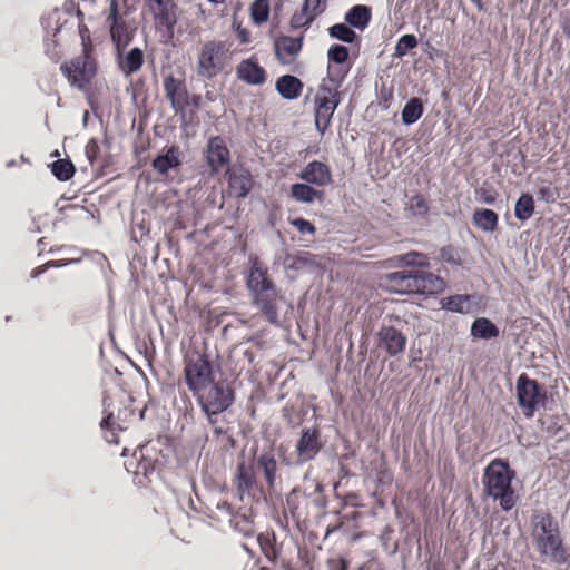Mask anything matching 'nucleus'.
Wrapping results in <instances>:
<instances>
[{
    "mask_svg": "<svg viewBox=\"0 0 570 570\" xmlns=\"http://www.w3.org/2000/svg\"><path fill=\"white\" fill-rule=\"evenodd\" d=\"M371 20V9L364 4L352 7L345 14V21L353 28L363 30Z\"/></svg>",
    "mask_w": 570,
    "mask_h": 570,
    "instance_id": "nucleus-25",
    "label": "nucleus"
},
{
    "mask_svg": "<svg viewBox=\"0 0 570 570\" xmlns=\"http://www.w3.org/2000/svg\"><path fill=\"white\" fill-rule=\"evenodd\" d=\"M61 71L72 86L82 88L95 76L96 67L88 55L83 53L72 59L69 63L62 65Z\"/></svg>",
    "mask_w": 570,
    "mask_h": 570,
    "instance_id": "nucleus-6",
    "label": "nucleus"
},
{
    "mask_svg": "<svg viewBox=\"0 0 570 570\" xmlns=\"http://www.w3.org/2000/svg\"><path fill=\"white\" fill-rule=\"evenodd\" d=\"M347 566L344 560L341 561V569L340 570H346Z\"/></svg>",
    "mask_w": 570,
    "mask_h": 570,
    "instance_id": "nucleus-54",
    "label": "nucleus"
},
{
    "mask_svg": "<svg viewBox=\"0 0 570 570\" xmlns=\"http://www.w3.org/2000/svg\"><path fill=\"white\" fill-rule=\"evenodd\" d=\"M272 540L273 538L269 534H261L257 538L262 551L269 560H274L276 558V551L272 544Z\"/></svg>",
    "mask_w": 570,
    "mask_h": 570,
    "instance_id": "nucleus-44",
    "label": "nucleus"
},
{
    "mask_svg": "<svg viewBox=\"0 0 570 570\" xmlns=\"http://www.w3.org/2000/svg\"><path fill=\"white\" fill-rule=\"evenodd\" d=\"M110 23V36L112 42L116 46L117 52L121 50V48L126 47L129 39L127 37L124 38V33L126 31L124 23H119L117 16V1L112 0L110 4V12L107 19Z\"/></svg>",
    "mask_w": 570,
    "mask_h": 570,
    "instance_id": "nucleus-20",
    "label": "nucleus"
},
{
    "mask_svg": "<svg viewBox=\"0 0 570 570\" xmlns=\"http://www.w3.org/2000/svg\"><path fill=\"white\" fill-rule=\"evenodd\" d=\"M304 3H305V7H309L311 8L309 10L315 16H318L324 10V6L322 4V0H304Z\"/></svg>",
    "mask_w": 570,
    "mask_h": 570,
    "instance_id": "nucleus-49",
    "label": "nucleus"
},
{
    "mask_svg": "<svg viewBox=\"0 0 570 570\" xmlns=\"http://www.w3.org/2000/svg\"><path fill=\"white\" fill-rule=\"evenodd\" d=\"M312 184L297 183L291 187V197L296 202L311 204L316 199H322L323 191L315 189Z\"/></svg>",
    "mask_w": 570,
    "mask_h": 570,
    "instance_id": "nucleus-26",
    "label": "nucleus"
},
{
    "mask_svg": "<svg viewBox=\"0 0 570 570\" xmlns=\"http://www.w3.org/2000/svg\"><path fill=\"white\" fill-rule=\"evenodd\" d=\"M472 220L478 228L488 233L494 232L498 226V215L488 208L476 209Z\"/></svg>",
    "mask_w": 570,
    "mask_h": 570,
    "instance_id": "nucleus-29",
    "label": "nucleus"
},
{
    "mask_svg": "<svg viewBox=\"0 0 570 570\" xmlns=\"http://www.w3.org/2000/svg\"><path fill=\"white\" fill-rule=\"evenodd\" d=\"M514 472L502 460L491 461L484 470L482 478L483 493L499 502L504 511H510L518 502L519 497L512 488Z\"/></svg>",
    "mask_w": 570,
    "mask_h": 570,
    "instance_id": "nucleus-1",
    "label": "nucleus"
},
{
    "mask_svg": "<svg viewBox=\"0 0 570 570\" xmlns=\"http://www.w3.org/2000/svg\"><path fill=\"white\" fill-rule=\"evenodd\" d=\"M416 46L417 40L414 35H404L397 40L394 55L396 57H403Z\"/></svg>",
    "mask_w": 570,
    "mask_h": 570,
    "instance_id": "nucleus-39",
    "label": "nucleus"
},
{
    "mask_svg": "<svg viewBox=\"0 0 570 570\" xmlns=\"http://www.w3.org/2000/svg\"><path fill=\"white\" fill-rule=\"evenodd\" d=\"M252 298L253 304L268 322L273 324L278 322V303L282 301V295L275 285L252 294Z\"/></svg>",
    "mask_w": 570,
    "mask_h": 570,
    "instance_id": "nucleus-9",
    "label": "nucleus"
},
{
    "mask_svg": "<svg viewBox=\"0 0 570 570\" xmlns=\"http://www.w3.org/2000/svg\"><path fill=\"white\" fill-rule=\"evenodd\" d=\"M238 38L240 39L242 42H247L249 39L248 32L245 29H239Z\"/></svg>",
    "mask_w": 570,
    "mask_h": 570,
    "instance_id": "nucleus-52",
    "label": "nucleus"
},
{
    "mask_svg": "<svg viewBox=\"0 0 570 570\" xmlns=\"http://www.w3.org/2000/svg\"><path fill=\"white\" fill-rule=\"evenodd\" d=\"M327 57L330 61L342 65L348 58V49L342 45H333L328 49Z\"/></svg>",
    "mask_w": 570,
    "mask_h": 570,
    "instance_id": "nucleus-40",
    "label": "nucleus"
},
{
    "mask_svg": "<svg viewBox=\"0 0 570 570\" xmlns=\"http://www.w3.org/2000/svg\"><path fill=\"white\" fill-rule=\"evenodd\" d=\"M337 107L334 106H320L315 108V127L321 135H324L330 126L333 114Z\"/></svg>",
    "mask_w": 570,
    "mask_h": 570,
    "instance_id": "nucleus-33",
    "label": "nucleus"
},
{
    "mask_svg": "<svg viewBox=\"0 0 570 570\" xmlns=\"http://www.w3.org/2000/svg\"><path fill=\"white\" fill-rule=\"evenodd\" d=\"M396 259L400 263H403L404 265H409V266H413V265L425 266V265H428L425 257L416 252H411V253L401 255Z\"/></svg>",
    "mask_w": 570,
    "mask_h": 570,
    "instance_id": "nucleus-43",
    "label": "nucleus"
},
{
    "mask_svg": "<svg viewBox=\"0 0 570 570\" xmlns=\"http://www.w3.org/2000/svg\"><path fill=\"white\" fill-rule=\"evenodd\" d=\"M144 62V53L139 48H132L125 56L118 52V65L120 70L125 73V76H130L134 72H137Z\"/></svg>",
    "mask_w": 570,
    "mask_h": 570,
    "instance_id": "nucleus-22",
    "label": "nucleus"
},
{
    "mask_svg": "<svg viewBox=\"0 0 570 570\" xmlns=\"http://www.w3.org/2000/svg\"><path fill=\"white\" fill-rule=\"evenodd\" d=\"M532 538L534 547L541 556L558 563L566 560V551L558 528L550 515L538 518L533 524Z\"/></svg>",
    "mask_w": 570,
    "mask_h": 570,
    "instance_id": "nucleus-2",
    "label": "nucleus"
},
{
    "mask_svg": "<svg viewBox=\"0 0 570 570\" xmlns=\"http://www.w3.org/2000/svg\"><path fill=\"white\" fill-rule=\"evenodd\" d=\"M68 263H65V264H58L57 262L55 261H50L46 264H43L42 266L40 267H37L32 271L31 273V277L32 278H36L38 277L40 274L45 273L49 267H58V266H62V265H67Z\"/></svg>",
    "mask_w": 570,
    "mask_h": 570,
    "instance_id": "nucleus-48",
    "label": "nucleus"
},
{
    "mask_svg": "<svg viewBox=\"0 0 570 570\" xmlns=\"http://www.w3.org/2000/svg\"><path fill=\"white\" fill-rule=\"evenodd\" d=\"M186 383L195 393L200 392L213 382L212 365L203 355L193 354L187 357L185 366Z\"/></svg>",
    "mask_w": 570,
    "mask_h": 570,
    "instance_id": "nucleus-5",
    "label": "nucleus"
},
{
    "mask_svg": "<svg viewBox=\"0 0 570 570\" xmlns=\"http://www.w3.org/2000/svg\"><path fill=\"white\" fill-rule=\"evenodd\" d=\"M99 153V146L95 140H90L86 146V155L90 163L94 161V159L97 157V154Z\"/></svg>",
    "mask_w": 570,
    "mask_h": 570,
    "instance_id": "nucleus-50",
    "label": "nucleus"
},
{
    "mask_svg": "<svg viewBox=\"0 0 570 570\" xmlns=\"http://www.w3.org/2000/svg\"><path fill=\"white\" fill-rule=\"evenodd\" d=\"M347 70L342 71L340 69H332L331 66L327 67V78L323 80V82H327L328 87H334L336 90L340 89Z\"/></svg>",
    "mask_w": 570,
    "mask_h": 570,
    "instance_id": "nucleus-41",
    "label": "nucleus"
},
{
    "mask_svg": "<svg viewBox=\"0 0 570 570\" xmlns=\"http://www.w3.org/2000/svg\"><path fill=\"white\" fill-rule=\"evenodd\" d=\"M409 209L415 216H424L429 210V206L422 196L416 195L411 197Z\"/></svg>",
    "mask_w": 570,
    "mask_h": 570,
    "instance_id": "nucleus-42",
    "label": "nucleus"
},
{
    "mask_svg": "<svg viewBox=\"0 0 570 570\" xmlns=\"http://www.w3.org/2000/svg\"><path fill=\"white\" fill-rule=\"evenodd\" d=\"M174 4L170 1L156 4L149 8L157 24L171 29L176 23V17L173 12Z\"/></svg>",
    "mask_w": 570,
    "mask_h": 570,
    "instance_id": "nucleus-28",
    "label": "nucleus"
},
{
    "mask_svg": "<svg viewBox=\"0 0 570 570\" xmlns=\"http://www.w3.org/2000/svg\"><path fill=\"white\" fill-rule=\"evenodd\" d=\"M414 294H438L445 288L444 281L430 272L414 271Z\"/></svg>",
    "mask_w": 570,
    "mask_h": 570,
    "instance_id": "nucleus-14",
    "label": "nucleus"
},
{
    "mask_svg": "<svg viewBox=\"0 0 570 570\" xmlns=\"http://www.w3.org/2000/svg\"><path fill=\"white\" fill-rule=\"evenodd\" d=\"M471 335L475 338L491 340L499 336V328L489 318L479 317L471 325Z\"/></svg>",
    "mask_w": 570,
    "mask_h": 570,
    "instance_id": "nucleus-27",
    "label": "nucleus"
},
{
    "mask_svg": "<svg viewBox=\"0 0 570 570\" xmlns=\"http://www.w3.org/2000/svg\"><path fill=\"white\" fill-rule=\"evenodd\" d=\"M470 296L455 295L444 299L443 307L451 312L468 313L470 311Z\"/></svg>",
    "mask_w": 570,
    "mask_h": 570,
    "instance_id": "nucleus-34",
    "label": "nucleus"
},
{
    "mask_svg": "<svg viewBox=\"0 0 570 570\" xmlns=\"http://www.w3.org/2000/svg\"><path fill=\"white\" fill-rule=\"evenodd\" d=\"M560 26L563 32L570 37V10L561 17Z\"/></svg>",
    "mask_w": 570,
    "mask_h": 570,
    "instance_id": "nucleus-51",
    "label": "nucleus"
},
{
    "mask_svg": "<svg viewBox=\"0 0 570 570\" xmlns=\"http://www.w3.org/2000/svg\"><path fill=\"white\" fill-rule=\"evenodd\" d=\"M515 390L518 403L524 410V415L532 417L540 399L537 381L521 374L517 380Z\"/></svg>",
    "mask_w": 570,
    "mask_h": 570,
    "instance_id": "nucleus-7",
    "label": "nucleus"
},
{
    "mask_svg": "<svg viewBox=\"0 0 570 570\" xmlns=\"http://www.w3.org/2000/svg\"><path fill=\"white\" fill-rule=\"evenodd\" d=\"M232 187H239L238 196L245 197L249 191V180L242 177H230Z\"/></svg>",
    "mask_w": 570,
    "mask_h": 570,
    "instance_id": "nucleus-46",
    "label": "nucleus"
},
{
    "mask_svg": "<svg viewBox=\"0 0 570 570\" xmlns=\"http://www.w3.org/2000/svg\"><path fill=\"white\" fill-rule=\"evenodd\" d=\"M534 213V200L529 194H523L515 203L514 215L515 217L524 222L529 219Z\"/></svg>",
    "mask_w": 570,
    "mask_h": 570,
    "instance_id": "nucleus-32",
    "label": "nucleus"
},
{
    "mask_svg": "<svg viewBox=\"0 0 570 570\" xmlns=\"http://www.w3.org/2000/svg\"><path fill=\"white\" fill-rule=\"evenodd\" d=\"M256 483L254 469L252 465H247L242 462L237 466L236 474L234 476V484L237 489V493L240 500L245 495L249 494Z\"/></svg>",
    "mask_w": 570,
    "mask_h": 570,
    "instance_id": "nucleus-19",
    "label": "nucleus"
},
{
    "mask_svg": "<svg viewBox=\"0 0 570 570\" xmlns=\"http://www.w3.org/2000/svg\"><path fill=\"white\" fill-rule=\"evenodd\" d=\"M298 177L317 187L327 186L332 181L330 167L317 160L308 163L298 174Z\"/></svg>",
    "mask_w": 570,
    "mask_h": 570,
    "instance_id": "nucleus-13",
    "label": "nucleus"
},
{
    "mask_svg": "<svg viewBox=\"0 0 570 570\" xmlns=\"http://www.w3.org/2000/svg\"><path fill=\"white\" fill-rule=\"evenodd\" d=\"M295 449L296 464L313 460L322 449L318 431L316 429H304Z\"/></svg>",
    "mask_w": 570,
    "mask_h": 570,
    "instance_id": "nucleus-11",
    "label": "nucleus"
},
{
    "mask_svg": "<svg viewBox=\"0 0 570 570\" xmlns=\"http://www.w3.org/2000/svg\"><path fill=\"white\" fill-rule=\"evenodd\" d=\"M384 279L386 286L395 293L414 294V269L390 273Z\"/></svg>",
    "mask_w": 570,
    "mask_h": 570,
    "instance_id": "nucleus-18",
    "label": "nucleus"
},
{
    "mask_svg": "<svg viewBox=\"0 0 570 570\" xmlns=\"http://www.w3.org/2000/svg\"><path fill=\"white\" fill-rule=\"evenodd\" d=\"M116 425H117V428H118L119 430H122L121 425H120V424H118V423H116L115 417H114V414H112L111 412H110V413H108V414H107V416H106V417L102 420V422H101V429H102V430L108 429V430H110V431H114V429H115V426H116ZM106 440H107L108 442H114V443H117V442H118V440H117V438H116V435H115V433H114V432H111V433H110V435H106Z\"/></svg>",
    "mask_w": 570,
    "mask_h": 570,
    "instance_id": "nucleus-45",
    "label": "nucleus"
},
{
    "mask_svg": "<svg viewBox=\"0 0 570 570\" xmlns=\"http://www.w3.org/2000/svg\"><path fill=\"white\" fill-rule=\"evenodd\" d=\"M250 16L256 24L266 22L269 17V1L255 0L250 7Z\"/></svg>",
    "mask_w": 570,
    "mask_h": 570,
    "instance_id": "nucleus-36",
    "label": "nucleus"
},
{
    "mask_svg": "<svg viewBox=\"0 0 570 570\" xmlns=\"http://www.w3.org/2000/svg\"><path fill=\"white\" fill-rule=\"evenodd\" d=\"M52 174L61 181L70 179L75 174V166L66 159H58L51 165Z\"/></svg>",
    "mask_w": 570,
    "mask_h": 570,
    "instance_id": "nucleus-35",
    "label": "nucleus"
},
{
    "mask_svg": "<svg viewBox=\"0 0 570 570\" xmlns=\"http://www.w3.org/2000/svg\"><path fill=\"white\" fill-rule=\"evenodd\" d=\"M330 36L341 41L352 43L357 35L348 26L344 23H336L328 29Z\"/></svg>",
    "mask_w": 570,
    "mask_h": 570,
    "instance_id": "nucleus-37",
    "label": "nucleus"
},
{
    "mask_svg": "<svg viewBox=\"0 0 570 570\" xmlns=\"http://www.w3.org/2000/svg\"><path fill=\"white\" fill-rule=\"evenodd\" d=\"M205 154L212 175L228 170L230 154L222 137H212L207 142Z\"/></svg>",
    "mask_w": 570,
    "mask_h": 570,
    "instance_id": "nucleus-8",
    "label": "nucleus"
},
{
    "mask_svg": "<svg viewBox=\"0 0 570 570\" xmlns=\"http://www.w3.org/2000/svg\"><path fill=\"white\" fill-rule=\"evenodd\" d=\"M423 105L420 98H411L404 106L401 118L404 125H412L416 122L423 115Z\"/></svg>",
    "mask_w": 570,
    "mask_h": 570,
    "instance_id": "nucleus-30",
    "label": "nucleus"
},
{
    "mask_svg": "<svg viewBox=\"0 0 570 570\" xmlns=\"http://www.w3.org/2000/svg\"><path fill=\"white\" fill-rule=\"evenodd\" d=\"M340 101L338 90L328 87L327 82H322L315 96V105L337 107Z\"/></svg>",
    "mask_w": 570,
    "mask_h": 570,
    "instance_id": "nucleus-31",
    "label": "nucleus"
},
{
    "mask_svg": "<svg viewBox=\"0 0 570 570\" xmlns=\"http://www.w3.org/2000/svg\"><path fill=\"white\" fill-rule=\"evenodd\" d=\"M229 47L222 40H209L202 45L197 55V75L203 79L216 77L228 58Z\"/></svg>",
    "mask_w": 570,
    "mask_h": 570,
    "instance_id": "nucleus-3",
    "label": "nucleus"
},
{
    "mask_svg": "<svg viewBox=\"0 0 570 570\" xmlns=\"http://www.w3.org/2000/svg\"><path fill=\"white\" fill-rule=\"evenodd\" d=\"M309 9V7H305V3H303L302 10L294 13L291 18L292 28L298 29L312 23L316 16Z\"/></svg>",
    "mask_w": 570,
    "mask_h": 570,
    "instance_id": "nucleus-38",
    "label": "nucleus"
},
{
    "mask_svg": "<svg viewBox=\"0 0 570 570\" xmlns=\"http://www.w3.org/2000/svg\"><path fill=\"white\" fill-rule=\"evenodd\" d=\"M180 149L178 146H171L167 149L166 154L157 156L153 160V168L164 175L169 169L177 168L180 164Z\"/></svg>",
    "mask_w": 570,
    "mask_h": 570,
    "instance_id": "nucleus-21",
    "label": "nucleus"
},
{
    "mask_svg": "<svg viewBox=\"0 0 570 570\" xmlns=\"http://www.w3.org/2000/svg\"><path fill=\"white\" fill-rule=\"evenodd\" d=\"M473 3H475L480 9L482 8L481 0H471Z\"/></svg>",
    "mask_w": 570,
    "mask_h": 570,
    "instance_id": "nucleus-55",
    "label": "nucleus"
},
{
    "mask_svg": "<svg viewBox=\"0 0 570 570\" xmlns=\"http://www.w3.org/2000/svg\"><path fill=\"white\" fill-rule=\"evenodd\" d=\"M379 347L384 350L390 356H396L404 352L407 338L396 327L382 325L377 332Z\"/></svg>",
    "mask_w": 570,
    "mask_h": 570,
    "instance_id": "nucleus-10",
    "label": "nucleus"
},
{
    "mask_svg": "<svg viewBox=\"0 0 570 570\" xmlns=\"http://www.w3.org/2000/svg\"><path fill=\"white\" fill-rule=\"evenodd\" d=\"M485 202H487L488 204H491V203L493 202V198H485Z\"/></svg>",
    "mask_w": 570,
    "mask_h": 570,
    "instance_id": "nucleus-56",
    "label": "nucleus"
},
{
    "mask_svg": "<svg viewBox=\"0 0 570 570\" xmlns=\"http://www.w3.org/2000/svg\"><path fill=\"white\" fill-rule=\"evenodd\" d=\"M213 4H222L225 2V0H208Z\"/></svg>",
    "mask_w": 570,
    "mask_h": 570,
    "instance_id": "nucleus-53",
    "label": "nucleus"
},
{
    "mask_svg": "<svg viewBox=\"0 0 570 570\" xmlns=\"http://www.w3.org/2000/svg\"><path fill=\"white\" fill-rule=\"evenodd\" d=\"M237 77L246 83L259 86L266 81V72L254 59L242 60L236 67Z\"/></svg>",
    "mask_w": 570,
    "mask_h": 570,
    "instance_id": "nucleus-16",
    "label": "nucleus"
},
{
    "mask_svg": "<svg viewBox=\"0 0 570 570\" xmlns=\"http://www.w3.org/2000/svg\"><path fill=\"white\" fill-rule=\"evenodd\" d=\"M197 394L202 409L210 423H214V415L227 410L234 401L233 391L226 381L210 383Z\"/></svg>",
    "mask_w": 570,
    "mask_h": 570,
    "instance_id": "nucleus-4",
    "label": "nucleus"
},
{
    "mask_svg": "<svg viewBox=\"0 0 570 570\" xmlns=\"http://www.w3.org/2000/svg\"><path fill=\"white\" fill-rule=\"evenodd\" d=\"M249 263L250 267L246 284L250 294L257 293L274 285L268 276L267 267L258 259L257 256H250Z\"/></svg>",
    "mask_w": 570,
    "mask_h": 570,
    "instance_id": "nucleus-12",
    "label": "nucleus"
},
{
    "mask_svg": "<svg viewBox=\"0 0 570 570\" xmlns=\"http://www.w3.org/2000/svg\"><path fill=\"white\" fill-rule=\"evenodd\" d=\"M303 83L294 76L285 75L277 79L276 90L287 100L296 99L301 95Z\"/></svg>",
    "mask_w": 570,
    "mask_h": 570,
    "instance_id": "nucleus-23",
    "label": "nucleus"
},
{
    "mask_svg": "<svg viewBox=\"0 0 570 570\" xmlns=\"http://www.w3.org/2000/svg\"><path fill=\"white\" fill-rule=\"evenodd\" d=\"M164 89L173 109L175 111L183 110L187 102V90L184 82L169 75L164 79Z\"/></svg>",
    "mask_w": 570,
    "mask_h": 570,
    "instance_id": "nucleus-17",
    "label": "nucleus"
},
{
    "mask_svg": "<svg viewBox=\"0 0 570 570\" xmlns=\"http://www.w3.org/2000/svg\"><path fill=\"white\" fill-rule=\"evenodd\" d=\"M293 225L299 230L302 234H313L315 232V227L303 218H296L293 222Z\"/></svg>",
    "mask_w": 570,
    "mask_h": 570,
    "instance_id": "nucleus-47",
    "label": "nucleus"
},
{
    "mask_svg": "<svg viewBox=\"0 0 570 570\" xmlns=\"http://www.w3.org/2000/svg\"><path fill=\"white\" fill-rule=\"evenodd\" d=\"M256 466L267 482L269 489H273L277 474V461L271 453H262L256 459Z\"/></svg>",
    "mask_w": 570,
    "mask_h": 570,
    "instance_id": "nucleus-24",
    "label": "nucleus"
},
{
    "mask_svg": "<svg viewBox=\"0 0 570 570\" xmlns=\"http://www.w3.org/2000/svg\"><path fill=\"white\" fill-rule=\"evenodd\" d=\"M303 46V37H279L275 41V53L277 59L283 65H288L294 61Z\"/></svg>",
    "mask_w": 570,
    "mask_h": 570,
    "instance_id": "nucleus-15",
    "label": "nucleus"
}]
</instances>
